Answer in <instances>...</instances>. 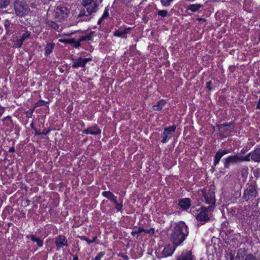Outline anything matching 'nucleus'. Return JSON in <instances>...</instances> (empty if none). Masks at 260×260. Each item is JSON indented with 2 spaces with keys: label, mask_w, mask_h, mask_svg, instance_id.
<instances>
[{
  "label": "nucleus",
  "mask_w": 260,
  "mask_h": 260,
  "mask_svg": "<svg viewBox=\"0 0 260 260\" xmlns=\"http://www.w3.org/2000/svg\"><path fill=\"white\" fill-rule=\"evenodd\" d=\"M188 234V228L186 224L183 222H180L174 228L171 235V240L177 246L185 240Z\"/></svg>",
  "instance_id": "nucleus-1"
},
{
  "label": "nucleus",
  "mask_w": 260,
  "mask_h": 260,
  "mask_svg": "<svg viewBox=\"0 0 260 260\" xmlns=\"http://www.w3.org/2000/svg\"><path fill=\"white\" fill-rule=\"evenodd\" d=\"M82 8L79 17L89 16L96 12L98 5L95 0H82Z\"/></svg>",
  "instance_id": "nucleus-2"
},
{
  "label": "nucleus",
  "mask_w": 260,
  "mask_h": 260,
  "mask_svg": "<svg viewBox=\"0 0 260 260\" xmlns=\"http://www.w3.org/2000/svg\"><path fill=\"white\" fill-rule=\"evenodd\" d=\"M214 207L210 206L208 207H202L196 210H192V213L196 216V219L199 221L207 222L209 220V212L212 211Z\"/></svg>",
  "instance_id": "nucleus-3"
},
{
  "label": "nucleus",
  "mask_w": 260,
  "mask_h": 260,
  "mask_svg": "<svg viewBox=\"0 0 260 260\" xmlns=\"http://www.w3.org/2000/svg\"><path fill=\"white\" fill-rule=\"evenodd\" d=\"M14 8L16 14L19 17H24L30 13V10L27 4L22 2H16L14 5Z\"/></svg>",
  "instance_id": "nucleus-4"
},
{
  "label": "nucleus",
  "mask_w": 260,
  "mask_h": 260,
  "mask_svg": "<svg viewBox=\"0 0 260 260\" xmlns=\"http://www.w3.org/2000/svg\"><path fill=\"white\" fill-rule=\"evenodd\" d=\"M247 160H248V159L246 158L245 156L230 155L224 159V167L225 168H229L231 164H235Z\"/></svg>",
  "instance_id": "nucleus-5"
},
{
  "label": "nucleus",
  "mask_w": 260,
  "mask_h": 260,
  "mask_svg": "<svg viewBox=\"0 0 260 260\" xmlns=\"http://www.w3.org/2000/svg\"><path fill=\"white\" fill-rule=\"evenodd\" d=\"M176 128L175 125H172L164 129V132L161 135V142L163 143H167L172 137V134L174 133Z\"/></svg>",
  "instance_id": "nucleus-6"
},
{
  "label": "nucleus",
  "mask_w": 260,
  "mask_h": 260,
  "mask_svg": "<svg viewBox=\"0 0 260 260\" xmlns=\"http://www.w3.org/2000/svg\"><path fill=\"white\" fill-rule=\"evenodd\" d=\"M257 195V191L253 186H248L245 190L243 193V198L246 201L253 200Z\"/></svg>",
  "instance_id": "nucleus-7"
},
{
  "label": "nucleus",
  "mask_w": 260,
  "mask_h": 260,
  "mask_svg": "<svg viewBox=\"0 0 260 260\" xmlns=\"http://www.w3.org/2000/svg\"><path fill=\"white\" fill-rule=\"evenodd\" d=\"M69 11L66 7L59 6L55 10V17L61 20L68 16Z\"/></svg>",
  "instance_id": "nucleus-8"
},
{
  "label": "nucleus",
  "mask_w": 260,
  "mask_h": 260,
  "mask_svg": "<svg viewBox=\"0 0 260 260\" xmlns=\"http://www.w3.org/2000/svg\"><path fill=\"white\" fill-rule=\"evenodd\" d=\"M203 197L204 198V202L207 204H211V206H215L216 200L215 199L214 192L211 190L209 191L208 192H203Z\"/></svg>",
  "instance_id": "nucleus-9"
},
{
  "label": "nucleus",
  "mask_w": 260,
  "mask_h": 260,
  "mask_svg": "<svg viewBox=\"0 0 260 260\" xmlns=\"http://www.w3.org/2000/svg\"><path fill=\"white\" fill-rule=\"evenodd\" d=\"M245 157L248 158V160L246 161L252 160L254 162L260 161V148H257L253 151L249 153L245 156Z\"/></svg>",
  "instance_id": "nucleus-10"
},
{
  "label": "nucleus",
  "mask_w": 260,
  "mask_h": 260,
  "mask_svg": "<svg viewBox=\"0 0 260 260\" xmlns=\"http://www.w3.org/2000/svg\"><path fill=\"white\" fill-rule=\"evenodd\" d=\"M57 250L63 248L68 246V241L66 238L63 235H59L56 238L55 242Z\"/></svg>",
  "instance_id": "nucleus-11"
},
{
  "label": "nucleus",
  "mask_w": 260,
  "mask_h": 260,
  "mask_svg": "<svg viewBox=\"0 0 260 260\" xmlns=\"http://www.w3.org/2000/svg\"><path fill=\"white\" fill-rule=\"evenodd\" d=\"M91 60V58H83L79 57L75 59L72 64V67L74 68H78L79 67H84L86 63L89 61Z\"/></svg>",
  "instance_id": "nucleus-12"
},
{
  "label": "nucleus",
  "mask_w": 260,
  "mask_h": 260,
  "mask_svg": "<svg viewBox=\"0 0 260 260\" xmlns=\"http://www.w3.org/2000/svg\"><path fill=\"white\" fill-rule=\"evenodd\" d=\"M176 246L168 245L166 246L161 252L162 257H166L171 256L176 249Z\"/></svg>",
  "instance_id": "nucleus-13"
},
{
  "label": "nucleus",
  "mask_w": 260,
  "mask_h": 260,
  "mask_svg": "<svg viewBox=\"0 0 260 260\" xmlns=\"http://www.w3.org/2000/svg\"><path fill=\"white\" fill-rule=\"evenodd\" d=\"M177 260H194V257L190 251H185L177 256Z\"/></svg>",
  "instance_id": "nucleus-14"
},
{
  "label": "nucleus",
  "mask_w": 260,
  "mask_h": 260,
  "mask_svg": "<svg viewBox=\"0 0 260 260\" xmlns=\"http://www.w3.org/2000/svg\"><path fill=\"white\" fill-rule=\"evenodd\" d=\"M83 133L86 134L96 135L101 134V130L98 127L97 125H94L85 129L83 131Z\"/></svg>",
  "instance_id": "nucleus-15"
},
{
  "label": "nucleus",
  "mask_w": 260,
  "mask_h": 260,
  "mask_svg": "<svg viewBox=\"0 0 260 260\" xmlns=\"http://www.w3.org/2000/svg\"><path fill=\"white\" fill-rule=\"evenodd\" d=\"M178 205L183 210L188 209L191 206V201L189 198H184L179 201Z\"/></svg>",
  "instance_id": "nucleus-16"
},
{
  "label": "nucleus",
  "mask_w": 260,
  "mask_h": 260,
  "mask_svg": "<svg viewBox=\"0 0 260 260\" xmlns=\"http://www.w3.org/2000/svg\"><path fill=\"white\" fill-rule=\"evenodd\" d=\"M131 27L119 28L115 30L114 36L118 37L124 38V35L129 32Z\"/></svg>",
  "instance_id": "nucleus-17"
},
{
  "label": "nucleus",
  "mask_w": 260,
  "mask_h": 260,
  "mask_svg": "<svg viewBox=\"0 0 260 260\" xmlns=\"http://www.w3.org/2000/svg\"><path fill=\"white\" fill-rule=\"evenodd\" d=\"M227 153L228 152L225 150H219L218 151L214 156V165L216 166L219 163L221 158Z\"/></svg>",
  "instance_id": "nucleus-18"
},
{
  "label": "nucleus",
  "mask_w": 260,
  "mask_h": 260,
  "mask_svg": "<svg viewBox=\"0 0 260 260\" xmlns=\"http://www.w3.org/2000/svg\"><path fill=\"white\" fill-rule=\"evenodd\" d=\"M142 232L147 233H149L150 231L145 230L143 228L141 227H137L135 226L133 228L132 232V235L134 237H138L139 235L142 233Z\"/></svg>",
  "instance_id": "nucleus-19"
},
{
  "label": "nucleus",
  "mask_w": 260,
  "mask_h": 260,
  "mask_svg": "<svg viewBox=\"0 0 260 260\" xmlns=\"http://www.w3.org/2000/svg\"><path fill=\"white\" fill-rule=\"evenodd\" d=\"M202 7L203 5L200 4H191L188 5L186 9L187 10H189L192 12H196Z\"/></svg>",
  "instance_id": "nucleus-20"
},
{
  "label": "nucleus",
  "mask_w": 260,
  "mask_h": 260,
  "mask_svg": "<svg viewBox=\"0 0 260 260\" xmlns=\"http://www.w3.org/2000/svg\"><path fill=\"white\" fill-rule=\"evenodd\" d=\"M166 102L164 100H161L157 104L153 106V110L154 111H159L161 110L163 107L166 105Z\"/></svg>",
  "instance_id": "nucleus-21"
},
{
  "label": "nucleus",
  "mask_w": 260,
  "mask_h": 260,
  "mask_svg": "<svg viewBox=\"0 0 260 260\" xmlns=\"http://www.w3.org/2000/svg\"><path fill=\"white\" fill-rule=\"evenodd\" d=\"M102 194L105 198H107V199H109L112 202L115 201V200H116V197L114 196V194L110 191H103L102 193Z\"/></svg>",
  "instance_id": "nucleus-22"
},
{
  "label": "nucleus",
  "mask_w": 260,
  "mask_h": 260,
  "mask_svg": "<svg viewBox=\"0 0 260 260\" xmlns=\"http://www.w3.org/2000/svg\"><path fill=\"white\" fill-rule=\"evenodd\" d=\"M29 237L31 241L37 243L39 247H42L43 246V241L40 238H37L35 235H31L29 236Z\"/></svg>",
  "instance_id": "nucleus-23"
},
{
  "label": "nucleus",
  "mask_w": 260,
  "mask_h": 260,
  "mask_svg": "<svg viewBox=\"0 0 260 260\" xmlns=\"http://www.w3.org/2000/svg\"><path fill=\"white\" fill-rule=\"evenodd\" d=\"M13 42L14 43V47L16 48H20L23 43L18 37H15L13 38Z\"/></svg>",
  "instance_id": "nucleus-24"
},
{
  "label": "nucleus",
  "mask_w": 260,
  "mask_h": 260,
  "mask_svg": "<svg viewBox=\"0 0 260 260\" xmlns=\"http://www.w3.org/2000/svg\"><path fill=\"white\" fill-rule=\"evenodd\" d=\"M59 42L61 43H68V44H74V43H77V46L79 45V42H76V41L72 38V39H59Z\"/></svg>",
  "instance_id": "nucleus-25"
},
{
  "label": "nucleus",
  "mask_w": 260,
  "mask_h": 260,
  "mask_svg": "<svg viewBox=\"0 0 260 260\" xmlns=\"http://www.w3.org/2000/svg\"><path fill=\"white\" fill-rule=\"evenodd\" d=\"M46 24L48 27L52 28L55 30H57L59 28L58 25L53 21L47 20L46 21Z\"/></svg>",
  "instance_id": "nucleus-26"
},
{
  "label": "nucleus",
  "mask_w": 260,
  "mask_h": 260,
  "mask_svg": "<svg viewBox=\"0 0 260 260\" xmlns=\"http://www.w3.org/2000/svg\"><path fill=\"white\" fill-rule=\"evenodd\" d=\"M31 32L30 31H28V30L25 31L21 37H19L22 43L23 42L28 39L30 36Z\"/></svg>",
  "instance_id": "nucleus-27"
},
{
  "label": "nucleus",
  "mask_w": 260,
  "mask_h": 260,
  "mask_svg": "<svg viewBox=\"0 0 260 260\" xmlns=\"http://www.w3.org/2000/svg\"><path fill=\"white\" fill-rule=\"evenodd\" d=\"M54 45L53 44L49 43L47 44L45 47V53L47 54H50L52 52L53 49H54Z\"/></svg>",
  "instance_id": "nucleus-28"
},
{
  "label": "nucleus",
  "mask_w": 260,
  "mask_h": 260,
  "mask_svg": "<svg viewBox=\"0 0 260 260\" xmlns=\"http://www.w3.org/2000/svg\"><path fill=\"white\" fill-rule=\"evenodd\" d=\"M108 16H109V9L108 7H106L105 9V10H104V13H103L102 16L99 20L98 23H100L102 20L105 19L106 18H107Z\"/></svg>",
  "instance_id": "nucleus-29"
},
{
  "label": "nucleus",
  "mask_w": 260,
  "mask_h": 260,
  "mask_svg": "<svg viewBox=\"0 0 260 260\" xmlns=\"http://www.w3.org/2000/svg\"><path fill=\"white\" fill-rule=\"evenodd\" d=\"M114 205H115V208L116 209L117 211H121L122 208L123 207L122 203H118L117 201V200H115V201L113 202Z\"/></svg>",
  "instance_id": "nucleus-30"
},
{
  "label": "nucleus",
  "mask_w": 260,
  "mask_h": 260,
  "mask_svg": "<svg viewBox=\"0 0 260 260\" xmlns=\"http://www.w3.org/2000/svg\"><path fill=\"white\" fill-rule=\"evenodd\" d=\"M161 4L164 7H169L174 0H160Z\"/></svg>",
  "instance_id": "nucleus-31"
},
{
  "label": "nucleus",
  "mask_w": 260,
  "mask_h": 260,
  "mask_svg": "<svg viewBox=\"0 0 260 260\" xmlns=\"http://www.w3.org/2000/svg\"><path fill=\"white\" fill-rule=\"evenodd\" d=\"M9 0H0V8H6L9 5Z\"/></svg>",
  "instance_id": "nucleus-32"
},
{
  "label": "nucleus",
  "mask_w": 260,
  "mask_h": 260,
  "mask_svg": "<svg viewBox=\"0 0 260 260\" xmlns=\"http://www.w3.org/2000/svg\"><path fill=\"white\" fill-rule=\"evenodd\" d=\"M168 12L167 10H159L158 11V15L162 17H166L168 16Z\"/></svg>",
  "instance_id": "nucleus-33"
},
{
  "label": "nucleus",
  "mask_w": 260,
  "mask_h": 260,
  "mask_svg": "<svg viewBox=\"0 0 260 260\" xmlns=\"http://www.w3.org/2000/svg\"><path fill=\"white\" fill-rule=\"evenodd\" d=\"M248 169L247 167H244L241 170V175L243 177L246 178L248 175Z\"/></svg>",
  "instance_id": "nucleus-34"
},
{
  "label": "nucleus",
  "mask_w": 260,
  "mask_h": 260,
  "mask_svg": "<svg viewBox=\"0 0 260 260\" xmlns=\"http://www.w3.org/2000/svg\"><path fill=\"white\" fill-rule=\"evenodd\" d=\"M96 239H97V237L95 236L93 237L92 240H90V239H88L86 238L82 239V240H84L86 241L88 244H91V243L94 242L96 241Z\"/></svg>",
  "instance_id": "nucleus-35"
},
{
  "label": "nucleus",
  "mask_w": 260,
  "mask_h": 260,
  "mask_svg": "<svg viewBox=\"0 0 260 260\" xmlns=\"http://www.w3.org/2000/svg\"><path fill=\"white\" fill-rule=\"evenodd\" d=\"M103 255L104 254L102 252H100L94 258H92L91 260H101Z\"/></svg>",
  "instance_id": "nucleus-36"
},
{
  "label": "nucleus",
  "mask_w": 260,
  "mask_h": 260,
  "mask_svg": "<svg viewBox=\"0 0 260 260\" xmlns=\"http://www.w3.org/2000/svg\"><path fill=\"white\" fill-rule=\"evenodd\" d=\"M34 112V109H30L25 112V114L27 117L30 118L32 116Z\"/></svg>",
  "instance_id": "nucleus-37"
},
{
  "label": "nucleus",
  "mask_w": 260,
  "mask_h": 260,
  "mask_svg": "<svg viewBox=\"0 0 260 260\" xmlns=\"http://www.w3.org/2000/svg\"><path fill=\"white\" fill-rule=\"evenodd\" d=\"M244 260H256V258L252 254H248L246 256Z\"/></svg>",
  "instance_id": "nucleus-38"
},
{
  "label": "nucleus",
  "mask_w": 260,
  "mask_h": 260,
  "mask_svg": "<svg viewBox=\"0 0 260 260\" xmlns=\"http://www.w3.org/2000/svg\"><path fill=\"white\" fill-rule=\"evenodd\" d=\"M10 25V22L9 20H5L4 22V26L6 29H7Z\"/></svg>",
  "instance_id": "nucleus-39"
},
{
  "label": "nucleus",
  "mask_w": 260,
  "mask_h": 260,
  "mask_svg": "<svg viewBox=\"0 0 260 260\" xmlns=\"http://www.w3.org/2000/svg\"><path fill=\"white\" fill-rule=\"evenodd\" d=\"M45 101H43V100H40V101H39L37 103L36 105H37V106L39 107V106H42L44 105H45Z\"/></svg>",
  "instance_id": "nucleus-40"
},
{
  "label": "nucleus",
  "mask_w": 260,
  "mask_h": 260,
  "mask_svg": "<svg viewBox=\"0 0 260 260\" xmlns=\"http://www.w3.org/2000/svg\"><path fill=\"white\" fill-rule=\"evenodd\" d=\"M206 87L209 90H211L212 89V82L211 81L208 82L206 84Z\"/></svg>",
  "instance_id": "nucleus-41"
},
{
  "label": "nucleus",
  "mask_w": 260,
  "mask_h": 260,
  "mask_svg": "<svg viewBox=\"0 0 260 260\" xmlns=\"http://www.w3.org/2000/svg\"><path fill=\"white\" fill-rule=\"evenodd\" d=\"M5 108L0 105V116H2L3 115V114L5 112Z\"/></svg>",
  "instance_id": "nucleus-42"
},
{
  "label": "nucleus",
  "mask_w": 260,
  "mask_h": 260,
  "mask_svg": "<svg viewBox=\"0 0 260 260\" xmlns=\"http://www.w3.org/2000/svg\"><path fill=\"white\" fill-rule=\"evenodd\" d=\"M48 133V132H42V133H37L36 132V135H46Z\"/></svg>",
  "instance_id": "nucleus-43"
},
{
  "label": "nucleus",
  "mask_w": 260,
  "mask_h": 260,
  "mask_svg": "<svg viewBox=\"0 0 260 260\" xmlns=\"http://www.w3.org/2000/svg\"><path fill=\"white\" fill-rule=\"evenodd\" d=\"M14 151H15V148L13 147L10 148V149L9 150V151L10 152H14Z\"/></svg>",
  "instance_id": "nucleus-44"
},
{
  "label": "nucleus",
  "mask_w": 260,
  "mask_h": 260,
  "mask_svg": "<svg viewBox=\"0 0 260 260\" xmlns=\"http://www.w3.org/2000/svg\"><path fill=\"white\" fill-rule=\"evenodd\" d=\"M73 34V32H71V33H68V34H62L61 36H70L71 35H72Z\"/></svg>",
  "instance_id": "nucleus-45"
},
{
  "label": "nucleus",
  "mask_w": 260,
  "mask_h": 260,
  "mask_svg": "<svg viewBox=\"0 0 260 260\" xmlns=\"http://www.w3.org/2000/svg\"><path fill=\"white\" fill-rule=\"evenodd\" d=\"M256 108H257V109H258L260 110V99H259V101H258V102L257 103Z\"/></svg>",
  "instance_id": "nucleus-46"
},
{
  "label": "nucleus",
  "mask_w": 260,
  "mask_h": 260,
  "mask_svg": "<svg viewBox=\"0 0 260 260\" xmlns=\"http://www.w3.org/2000/svg\"><path fill=\"white\" fill-rule=\"evenodd\" d=\"M78 257L77 256L74 257L73 260H78Z\"/></svg>",
  "instance_id": "nucleus-47"
},
{
  "label": "nucleus",
  "mask_w": 260,
  "mask_h": 260,
  "mask_svg": "<svg viewBox=\"0 0 260 260\" xmlns=\"http://www.w3.org/2000/svg\"><path fill=\"white\" fill-rule=\"evenodd\" d=\"M31 7H32V8H34V7H35V6H34L33 5H31Z\"/></svg>",
  "instance_id": "nucleus-48"
}]
</instances>
